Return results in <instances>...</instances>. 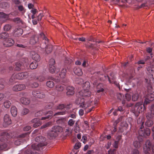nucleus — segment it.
<instances>
[{"label":"nucleus","instance_id":"nucleus-31","mask_svg":"<svg viewBox=\"0 0 154 154\" xmlns=\"http://www.w3.org/2000/svg\"><path fill=\"white\" fill-rule=\"evenodd\" d=\"M147 119L148 120L145 123V125L148 127L151 126L153 124V122L151 120L149 119Z\"/></svg>","mask_w":154,"mask_h":154},{"label":"nucleus","instance_id":"nucleus-47","mask_svg":"<svg viewBox=\"0 0 154 154\" xmlns=\"http://www.w3.org/2000/svg\"><path fill=\"white\" fill-rule=\"evenodd\" d=\"M7 147V145L5 144H4L2 145H0V150H7L5 149Z\"/></svg>","mask_w":154,"mask_h":154},{"label":"nucleus","instance_id":"nucleus-54","mask_svg":"<svg viewBox=\"0 0 154 154\" xmlns=\"http://www.w3.org/2000/svg\"><path fill=\"white\" fill-rule=\"evenodd\" d=\"M21 141L20 140V139H18L16 140L14 142V144L15 145H20L21 143Z\"/></svg>","mask_w":154,"mask_h":154},{"label":"nucleus","instance_id":"nucleus-52","mask_svg":"<svg viewBox=\"0 0 154 154\" xmlns=\"http://www.w3.org/2000/svg\"><path fill=\"white\" fill-rule=\"evenodd\" d=\"M14 21L17 23H22V21L20 20V18L18 17L14 19Z\"/></svg>","mask_w":154,"mask_h":154},{"label":"nucleus","instance_id":"nucleus-16","mask_svg":"<svg viewBox=\"0 0 154 154\" xmlns=\"http://www.w3.org/2000/svg\"><path fill=\"white\" fill-rule=\"evenodd\" d=\"M31 55L32 58L35 61H38L40 60V56L36 53L32 51L31 53Z\"/></svg>","mask_w":154,"mask_h":154},{"label":"nucleus","instance_id":"nucleus-22","mask_svg":"<svg viewBox=\"0 0 154 154\" xmlns=\"http://www.w3.org/2000/svg\"><path fill=\"white\" fill-rule=\"evenodd\" d=\"M53 114L52 111H49L45 113V116L42 117L41 119L43 120L49 119L53 115Z\"/></svg>","mask_w":154,"mask_h":154},{"label":"nucleus","instance_id":"nucleus-14","mask_svg":"<svg viewBox=\"0 0 154 154\" xmlns=\"http://www.w3.org/2000/svg\"><path fill=\"white\" fill-rule=\"evenodd\" d=\"M74 89L72 86H68L66 88V94L68 96L72 95L74 93Z\"/></svg>","mask_w":154,"mask_h":154},{"label":"nucleus","instance_id":"nucleus-15","mask_svg":"<svg viewBox=\"0 0 154 154\" xmlns=\"http://www.w3.org/2000/svg\"><path fill=\"white\" fill-rule=\"evenodd\" d=\"M150 113H148L146 115L147 119H151L154 116V104L152 105L150 108Z\"/></svg>","mask_w":154,"mask_h":154},{"label":"nucleus","instance_id":"nucleus-36","mask_svg":"<svg viewBox=\"0 0 154 154\" xmlns=\"http://www.w3.org/2000/svg\"><path fill=\"white\" fill-rule=\"evenodd\" d=\"M15 69L17 70H20L21 69L22 66L19 63H17L16 64Z\"/></svg>","mask_w":154,"mask_h":154},{"label":"nucleus","instance_id":"nucleus-24","mask_svg":"<svg viewBox=\"0 0 154 154\" xmlns=\"http://www.w3.org/2000/svg\"><path fill=\"white\" fill-rule=\"evenodd\" d=\"M14 33L18 36L21 35L23 33V30L20 28L16 29L14 30Z\"/></svg>","mask_w":154,"mask_h":154},{"label":"nucleus","instance_id":"nucleus-44","mask_svg":"<svg viewBox=\"0 0 154 154\" xmlns=\"http://www.w3.org/2000/svg\"><path fill=\"white\" fill-rule=\"evenodd\" d=\"M40 35L41 37L42 38L44 39H45L46 41L45 42V44L47 42H48V39L45 37L44 34L43 33H41L40 34Z\"/></svg>","mask_w":154,"mask_h":154},{"label":"nucleus","instance_id":"nucleus-33","mask_svg":"<svg viewBox=\"0 0 154 154\" xmlns=\"http://www.w3.org/2000/svg\"><path fill=\"white\" fill-rule=\"evenodd\" d=\"M36 79L39 82H42L45 80V77L43 76H39L37 77L36 78Z\"/></svg>","mask_w":154,"mask_h":154},{"label":"nucleus","instance_id":"nucleus-58","mask_svg":"<svg viewBox=\"0 0 154 154\" xmlns=\"http://www.w3.org/2000/svg\"><path fill=\"white\" fill-rule=\"evenodd\" d=\"M31 129V127L30 126H28L24 127L23 128L24 131H27Z\"/></svg>","mask_w":154,"mask_h":154},{"label":"nucleus","instance_id":"nucleus-57","mask_svg":"<svg viewBox=\"0 0 154 154\" xmlns=\"http://www.w3.org/2000/svg\"><path fill=\"white\" fill-rule=\"evenodd\" d=\"M43 16V15L42 14H39V15L37 17V19L38 21L41 20L42 17Z\"/></svg>","mask_w":154,"mask_h":154},{"label":"nucleus","instance_id":"nucleus-59","mask_svg":"<svg viewBox=\"0 0 154 154\" xmlns=\"http://www.w3.org/2000/svg\"><path fill=\"white\" fill-rule=\"evenodd\" d=\"M82 140L84 143H85L87 140V137L85 136H83Z\"/></svg>","mask_w":154,"mask_h":154},{"label":"nucleus","instance_id":"nucleus-35","mask_svg":"<svg viewBox=\"0 0 154 154\" xmlns=\"http://www.w3.org/2000/svg\"><path fill=\"white\" fill-rule=\"evenodd\" d=\"M75 122V121L73 119H70L68 122V125L70 126H72L74 124Z\"/></svg>","mask_w":154,"mask_h":154},{"label":"nucleus","instance_id":"nucleus-23","mask_svg":"<svg viewBox=\"0 0 154 154\" xmlns=\"http://www.w3.org/2000/svg\"><path fill=\"white\" fill-rule=\"evenodd\" d=\"M74 73L78 76H81L82 74V72L80 68H75L74 70Z\"/></svg>","mask_w":154,"mask_h":154},{"label":"nucleus","instance_id":"nucleus-18","mask_svg":"<svg viewBox=\"0 0 154 154\" xmlns=\"http://www.w3.org/2000/svg\"><path fill=\"white\" fill-rule=\"evenodd\" d=\"M49 71L52 73H57L59 71V69H57L54 65L49 66Z\"/></svg>","mask_w":154,"mask_h":154},{"label":"nucleus","instance_id":"nucleus-43","mask_svg":"<svg viewBox=\"0 0 154 154\" xmlns=\"http://www.w3.org/2000/svg\"><path fill=\"white\" fill-rule=\"evenodd\" d=\"M119 143V142L118 141H115L114 143L112 144L113 147L116 149L118 148V147Z\"/></svg>","mask_w":154,"mask_h":154},{"label":"nucleus","instance_id":"nucleus-48","mask_svg":"<svg viewBox=\"0 0 154 154\" xmlns=\"http://www.w3.org/2000/svg\"><path fill=\"white\" fill-rule=\"evenodd\" d=\"M15 75H16V74H13V75L11 76L10 79H9V81L10 82H13L15 79H16V76Z\"/></svg>","mask_w":154,"mask_h":154},{"label":"nucleus","instance_id":"nucleus-46","mask_svg":"<svg viewBox=\"0 0 154 154\" xmlns=\"http://www.w3.org/2000/svg\"><path fill=\"white\" fill-rule=\"evenodd\" d=\"M125 97L127 101H129L131 99V95L128 93L126 94Z\"/></svg>","mask_w":154,"mask_h":154},{"label":"nucleus","instance_id":"nucleus-61","mask_svg":"<svg viewBox=\"0 0 154 154\" xmlns=\"http://www.w3.org/2000/svg\"><path fill=\"white\" fill-rule=\"evenodd\" d=\"M19 10L20 11H23L24 10V8L22 6L20 5L18 7Z\"/></svg>","mask_w":154,"mask_h":154},{"label":"nucleus","instance_id":"nucleus-34","mask_svg":"<svg viewBox=\"0 0 154 154\" xmlns=\"http://www.w3.org/2000/svg\"><path fill=\"white\" fill-rule=\"evenodd\" d=\"M56 88V90L59 91H62L64 89V87L63 86L60 85H57Z\"/></svg>","mask_w":154,"mask_h":154},{"label":"nucleus","instance_id":"nucleus-7","mask_svg":"<svg viewBox=\"0 0 154 154\" xmlns=\"http://www.w3.org/2000/svg\"><path fill=\"white\" fill-rule=\"evenodd\" d=\"M28 74L26 72H23L19 73L16 74L15 75L16 76V78L19 79H23L27 78L28 76Z\"/></svg>","mask_w":154,"mask_h":154},{"label":"nucleus","instance_id":"nucleus-38","mask_svg":"<svg viewBox=\"0 0 154 154\" xmlns=\"http://www.w3.org/2000/svg\"><path fill=\"white\" fill-rule=\"evenodd\" d=\"M143 121H142V119L140 118H139L137 120V123L138 124H141V126L140 128V129H142L143 127Z\"/></svg>","mask_w":154,"mask_h":154},{"label":"nucleus","instance_id":"nucleus-50","mask_svg":"<svg viewBox=\"0 0 154 154\" xmlns=\"http://www.w3.org/2000/svg\"><path fill=\"white\" fill-rule=\"evenodd\" d=\"M11 28V26L9 25H5L4 27V29L5 31H8Z\"/></svg>","mask_w":154,"mask_h":154},{"label":"nucleus","instance_id":"nucleus-41","mask_svg":"<svg viewBox=\"0 0 154 154\" xmlns=\"http://www.w3.org/2000/svg\"><path fill=\"white\" fill-rule=\"evenodd\" d=\"M81 146V144L80 142L76 143L74 146L75 149H77L79 148Z\"/></svg>","mask_w":154,"mask_h":154},{"label":"nucleus","instance_id":"nucleus-10","mask_svg":"<svg viewBox=\"0 0 154 154\" xmlns=\"http://www.w3.org/2000/svg\"><path fill=\"white\" fill-rule=\"evenodd\" d=\"M26 88L25 85L23 84H19L13 86L12 89L14 91H22Z\"/></svg>","mask_w":154,"mask_h":154},{"label":"nucleus","instance_id":"nucleus-32","mask_svg":"<svg viewBox=\"0 0 154 154\" xmlns=\"http://www.w3.org/2000/svg\"><path fill=\"white\" fill-rule=\"evenodd\" d=\"M138 94L137 92H135L132 96V100L133 101H136L138 98Z\"/></svg>","mask_w":154,"mask_h":154},{"label":"nucleus","instance_id":"nucleus-64","mask_svg":"<svg viewBox=\"0 0 154 154\" xmlns=\"http://www.w3.org/2000/svg\"><path fill=\"white\" fill-rule=\"evenodd\" d=\"M31 12L35 15L36 12V9H32L31 10Z\"/></svg>","mask_w":154,"mask_h":154},{"label":"nucleus","instance_id":"nucleus-29","mask_svg":"<svg viewBox=\"0 0 154 154\" xmlns=\"http://www.w3.org/2000/svg\"><path fill=\"white\" fill-rule=\"evenodd\" d=\"M46 85L48 87L52 88L54 86V83L53 81H49L47 82L46 83Z\"/></svg>","mask_w":154,"mask_h":154},{"label":"nucleus","instance_id":"nucleus-26","mask_svg":"<svg viewBox=\"0 0 154 154\" xmlns=\"http://www.w3.org/2000/svg\"><path fill=\"white\" fill-rule=\"evenodd\" d=\"M11 105V103L10 101L8 100H5L3 103V106L6 108H9Z\"/></svg>","mask_w":154,"mask_h":154},{"label":"nucleus","instance_id":"nucleus-39","mask_svg":"<svg viewBox=\"0 0 154 154\" xmlns=\"http://www.w3.org/2000/svg\"><path fill=\"white\" fill-rule=\"evenodd\" d=\"M72 133V130L71 128H68L65 131V133L67 136H69Z\"/></svg>","mask_w":154,"mask_h":154},{"label":"nucleus","instance_id":"nucleus-30","mask_svg":"<svg viewBox=\"0 0 154 154\" xmlns=\"http://www.w3.org/2000/svg\"><path fill=\"white\" fill-rule=\"evenodd\" d=\"M133 145L134 147L137 149L139 148L141 146L140 142L137 141H135L134 142Z\"/></svg>","mask_w":154,"mask_h":154},{"label":"nucleus","instance_id":"nucleus-12","mask_svg":"<svg viewBox=\"0 0 154 154\" xmlns=\"http://www.w3.org/2000/svg\"><path fill=\"white\" fill-rule=\"evenodd\" d=\"M4 122L3 124L5 126H6L8 125H10L11 123V122L9 116L6 114L3 118Z\"/></svg>","mask_w":154,"mask_h":154},{"label":"nucleus","instance_id":"nucleus-55","mask_svg":"<svg viewBox=\"0 0 154 154\" xmlns=\"http://www.w3.org/2000/svg\"><path fill=\"white\" fill-rule=\"evenodd\" d=\"M65 114V112H59L57 113H56L55 114H54V116H56L57 115H63Z\"/></svg>","mask_w":154,"mask_h":154},{"label":"nucleus","instance_id":"nucleus-6","mask_svg":"<svg viewBox=\"0 0 154 154\" xmlns=\"http://www.w3.org/2000/svg\"><path fill=\"white\" fill-rule=\"evenodd\" d=\"M151 148L150 142L149 140H147L143 146V151L145 154H149L148 153Z\"/></svg>","mask_w":154,"mask_h":154},{"label":"nucleus","instance_id":"nucleus-1","mask_svg":"<svg viewBox=\"0 0 154 154\" xmlns=\"http://www.w3.org/2000/svg\"><path fill=\"white\" fill-rule=\"evenodd\" d=\"M90 83L89 82H86L83 85V89L79 92L80 96H83L85 97H89L91 93L89 91Z\"/></svg>","mask_w":154,"mask_h":154},{"label":"nucleus","instance_id":"nucleus-60","mask_svg":"<svg viewBox=\"0 0 154 154\" xmlns=\"http://www.w3.org/2000/svg\"><path fill=\"white\" fill-rule=\"evenodd\" d=\"M84 111L83 109H80V110H79V114L80 116H82L83 115V114H84Z\"/></svg>","mask_w":154,"mask_h":154},{"label":"nucleus","instance_id":"nucleus-21","mask_svg":"<svg viewBox=\"0 0 154 154\" xmlns=\"http://www.w3.org/2000/svg\"><path fill=\"white\" fill-rule=\"evenodd\" d=\"M11 112L13 116H15L17 114V110L16 108L14 106H12L11 109Z\"/></svg>","mask_w":154,"mask_h":154},{"label":"nucleus","instance_id":"nucleus-13","mask_svg":"<svg viewBox=\"0 0 154 154\" xmlns=\"http://www.w3.org/2000/svg\"><path fill=\"white\" fill-rule=\"evenodd\" d=\"M154 100V95L152 94H150L148 95L146 98L144 102V104H147L149 103L150 101H152Z\"/></svg>","mask_w":154,"mask_h":154},{"label":"nucleus","instance_id":"nucleus-63","mask_svg":"<svg viewBox=\"0 0 154 154\" xmlns=\"http://www.w3.org/2000/svg\"><path fill=\"white\" fill-rule=\"evenodd\" d=\"M88 65V62L86 61H84L82 64V66L84 67H85L87 66V65Z\"/></svg>","mask_w":154,"mask_h":154},{"label":"nucleus","instance_id":"nucleus-4","mask_svg":"<svg viewBox=\"0 0 154 154\" xmlns=\"http://www.w3.org/2000/svg\"><path fill=\"white\" fill-rule=\"evenodd\" d=\"M35 140L36 142L39 143L37 144H35L37 146L36 147L35 146V144L32 145V147L35 149L39 150L40 147L46 145V143L45 142V138L42 136L37 137L35 138Z\"/></svg>","mask_w":154,"mask_h":154},{"label":"nucleus","instance_id":"nucleus-2","mask_svg":"<svg viewBox=\"0 0 154 154\" xmlns=\"http://www.w3.org/2000/svg\"><path fill=\"white\" fill-rule=\"evenodd\" d=\"M78 99L81 100V102L79 103L80 106L85 109H87L92 105L95 103V102L94 101L95 99L94 98L88 97L85 99L84 100V98H83L82 99L80 98Z\"/></svg>","mask_w":154,"mask_h":154},{"label":"nucleus","instance_id":"nucleus-5","mask_svg":"<svg viewBox=\"0 0 154 154\" xmlns=\"http://www.w3.org/2000/svg\"><path fill=\"white\" fill-rule=\"evenodd\" d=\"M144 109V106L143 105L142 102L137 103L135 105L134 109L132 111L135 115L137 116L139 113L143 112Z\"/></svg>","mask_w":154,"mask_h":154},{"label":"nucleus","instance_id":"nucleus-17","mask_svg":"<svg viewBox=\"0 0 154 154\" xmlns=\"http://www.w3.org/2000/svg\"><path fill=\"white\" fill-rule=\"evenodd\" d=\"M32 122L35 123L33 125V126L35 128L38 127L42 124V122L38 118L34 119L32 120Z\"/></svg>","mask_w":154,"mask_h":154},{"label":"nucleus","instance_id":"nucleus-56","mask_svg":"<svg viewBox=\"0 0 154 154\" xmlns=\"http://www.w3.org/2000/svg\"><path fill=\"white\" fill-rule=\"evenodd\" d=\"M139 154V151L137 149H134L131 154Z\"/></svg>","mask_w":154,"mask_h":154},{"label":"nucleus","instance_id":"nucleus-40","mask_svg":"<svg viewBox=\"0 0 154 154\" xmlns=\"http://www.w3.org/2000/svg\"><path fill=\"white\" fill-rule=\"evenodd\" d=\"M29 112V110L27 108H24L21 111V114L25 115L27 114Z\"/></svg>","mask_w":154,"mask_h":154},{"label":"nucleus","instance_id":"nucleus-53","mask_svg":"<svg viewBox=\"0 0 154 154\" xmlns=\"http://www.w3.org/2000/svg\"><path fill=\"white\" fill-rule=\"evenodd\" d=\"M111 145V143L110 142H108L106 144V145L105 146V147L107 149H109L110 146Z\"/></svg>","mask_w":154,"mask_h":154},{"label":"nucleus","instance_id":"nucleus-45","mask_svg":"<svg viewBox=\"0 0 154 154\" xmlns=\"http://www.w3.org/2000/svg\"><path fill=\"white\" fill-rule=\"evenodd\" d=\"M117 97L118 99L122 100L123 99L124 96L121 93L118 94L117 95Z\"/></svg>","mask_w":154,"mask_h":154},{"label":"nucleus","instance_id":"nucleus-19","mask_svg":"<svg viewBox=\"0 0 154 154\" xmlns=\"http://www.w3.org/2000/svg\"><path fill=\"white\" fill-rule=\"evenodd\" d=\"M128 124L126 122H123L121 125V128H120V130L121 132H123L127 129Z\"/></svg>","mask_w":154,"mask_h":154},{"label":"nucleus","instance_id":"nucleus-8","mask_svg":"<svg viewBox=\"0 0 154 154\" xmlns=\"http://www.w3.org/2000/svg\"><path fill=\"white\" fill-rule=\"evenodd\" d=\"M3 45L5 47H10L13 45L14 42L13 39L10 38L9 37L6 40H4L3 42Z\"/></svg>","mask_w":154,"mask_h":154},{"label":"nucleus","instance_id":"nucleus-3","mask_svg":"<svg viewBox=\"0 0 154 154\" xmlns=\"http://www.w3.org/2000/svg\"><path fill=\"white\" fill-rule=\"evenodd\" d=\"M63 131V128L59 126L53 127L48 133V135L51 138H54L58 136Z\"/></svg>","mask_w":154,"mask_h":154},{"label":"nucleus","instance_id":"nucleus-27","mask_svg":"<svg viewBox=\"0 0 154 154\" xmlns=\"http://www.w3.org/2000/svg\"><path fill=\"white\" fill-rule=\"evenodd\" d=\"M66 72V69L64 68L61 70L59 74L60 76L61 79L65 77Z\"/></svg>","mask_w":154,"mask_h":154},{"label":"nucleus","instance_id":"nucleus-25","mask_svg":"<svg viewBox=\"0 0 154 154\" xmlns=\"http://www.w3.org/2000/svg\"><path fill=\"white\" fill-rule=\"evenodd\" d=\"M9 37V34L6 32H3L0 34V39L5 40Z\"/></svg>","mask_w":154,"mask_h":154},{"label":"nucleus","instance_id":"nucleus-42","mask_svg":"<svg viewBox=\"0 0 154 154\" xmlns=\"http://www.w3.org/2000/svg\"><path fill=\"white\" fill-rule=\"evenodd\" d=\"M65 106L63 104H60L57 106L56 107L57 109H62L64 108Z\"/></svg>","mask_w":154,"mask_h":154},{"label":"nucleus","instance_id":"nucleus-49","mask_svg":"<svg viewBox=\"0 0 154 154\" xmlns=\"http://www.w3.org/2000/svg\"><path fill=\"white\" fill-rule=\"evenodd\" d=\"M29 134L28 133H26L24 134H22L21 135H20L18 136V137H28V135Z\"/></svg>","mask_w":154,"mask_h":154},{"label":"nucleus","instance_id":"nucleus-28","mask_svg":"<svg viewBox=\"0 0 154 154\" xmlns=\"http://www.w3.org/2000/svg\"><path fill=\"white\" fill-rule=\"evenodd\" d=\"M38 66V63L36 62H34L32 63L29 65V67L31 69H36Z\"/></svg>","mask_w":154,"mask_h":154},{"label":"nucleus","instance_id":"nucleus-20","mask_svg":"<svg viewBox=\"0 0 154 154\" xmlns=\"http://www.w3.org/2000/svg\"><path fill=\"white\" fill-rule=\"evenodd\" d=\"M21 102L25 105H28L30 103V100L28 98L22 97L20 99Z\"/></svg>","mask_w":154,"mask_h":154},{"label":"nucleus","instance_id":"nucleus-37","mask_svg":"<svg viewBox=\"0 0 154 154\" xmlns=\"http://www.w3.org/2000/svg\"><path fill=\"white\" fill-rule=\"evenodd\" d=\"M51 122H48L47 123H46L44 125L42 126L41 127V129H43L49 126L50 125H51Z\"/></svg>","mask_w":154,"mask_h":154},{"label":"nucleus","instance_id":"nucleus-11","mask_svg":"<svg viewBox=\"0 0 154 154\" xmlns=\"http://www.w3.org/2000/svg\"><path fill=\"white\" fill-rule=\"evenodd\" d=\"M32 94L35 97L40 98H44L45 96V94L43 93L36 90L33 91L32 92Z\"/></svg>","mask_w":154,"mask_h":154},{"label":"nucleus","instance_id":"nucleus-51","mask_svg":"<svg viewBox=\"0 0 154 154\" xmlns=\"http://www.w3.org/2000/svg\"><path fill=\"white\" fill-rule=\"evenodd\" d=\"M55 63V61L53 59H51L50 60V61L49 62V66H51L54 65Z\"/></svg>","mask_w":154,"mask_h":154},{"label":"nucleus","instance_id":"nucleus-62","mask_svg":"<svg viewBox=\"0 0 154 154\" xmlns=\"http://www.w3.org/2000/svg\"><path fill=\"white\" fill-rule=\"evenodd\" d=\"M38 83L36 82H34L32 84V87L36 88L38 86Z\"/></svg>","mask_w":154,"mask_h":154},{"label":"nucleus","instance_id":"nucleus-9","mask_svg":"<svg viewBox=\"0 0 154 154\" xmlns=\"http://www.w3.org/2000/svg\"><path fill=\"white\" fill-rule=\"evenodd\" d=\"M150 133V130L148 128H146L144 131H143L141 129H140L138 131L139 134L141 137L148 136L149 135Z\"/></svg>","mask_w":154,"mask_h":154}]
</instances>
